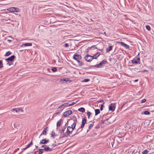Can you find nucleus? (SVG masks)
Listing matches in <instances>:
<instances>
[{
	"label": "nucleus",
	"mask_w": 154,
	"mask_h": 154,
	"mask_svg": "<svg viewBox=\"0 0 154 154\" xmlns=\"http://www.w3.org/2000/svg\"><path fill=\"white\" fill-rule=\"evenodd\" d=\"M107 61L105 60H103L101 61L98 64L94 66H90L89 68H91V67H94L97 68H101L103 66V65L107 63Z\"/></svg>",
	"instance_id": "f257e3e1"
},
{
	"label": "nucleus",
	"mask_w": 154,
	"mask_h": 154,
	"mask_svg": "<svg viewBox=\"0 0 154 154\" xmlns=\"http://www.w3.org/2000/svg\"><path fill=\"white\" fill-rule=\"evenodd\" d=\"M71 129L70 126H68L67 128V130L64 134H62V138L64 137H68L70 134L72 133V131H70L69 129Z\"/></svg>",
	"instance_id": "f03ea898"
},
{
	"label": "nucleus",
	"mask_w": 154,
	"mask_h": 154,
	"mask_svg": "<svg viewBox=\"0 0 154 154\" xmlns=\"http://www.w3.org/2000/svg\"><path fill=\"white\" fill-rule=\"evenodd\" d=\"M8 11L11 12H18L20 11V10L18 8L12 7L8 9Z\"/></svg>",
	"instance_id": "7ed1b4c3"
},
{
	"label": "nucleus",
	"mask_w": 154,
	"mask_h": 154,
	"mask_svg": "<svg viewBox=\"0 0 154 154\" xmlns=\"http://www.w3.org/2000/svg\"><path fill=\"white\" fill-rule=\"evenodd\" d=\"M131 61L133 64H140V57H136Z\"/></svg>",
	"instance_id": "20e7f679"
},
{
	"label": "nucleus",
	"mask_w": 154,
	"mask_h": 154,
	"mask_svg": "<svg viewBox=\"0 0 154 154\" xmlns=\"http://www.w3.org/2000/svg\"><path fill=\"white\" fill-rule=\"evenodd\" d=\"M84 59L87 61L90 62L93 59L92 56L88 54L84 57Z\"/></svg>",
	"instance_id": "39448f33"
},
{
	"label": "nucleus",
	"mask_w": 154,
	"mask_h": 154,
	"mask_svg": "<svg viewBox=\"0 0 154 154\" xmlns=\"http://www.w3.org/2000/svg\"><path fill=\"white\" fill-rule=\"evenodd\" d=\"M115 103H112L109 105V110L111 111L112 112L114 111L116 108V106H115Z\"/></svg>",
	"instance_id": "423d86ee"
},
{
	"label": "nucleus",
	"mask_w": 154,
	"mask_h": 154,
	"mask_svg": "<svg viewBox=\"0 0 154 154\" xmlns=\"http://www.w3.org/2000/svg\"><path fill=\"white\" fill-rule=\"evenodd\" d=\"M118 43L126 49H130L129 46L125 44L123 42H119Z\"/></svg>",
	"instance_id": "0eeeda50"
},
{
	"label": "nucleus",
	"mask_w": 154,
	"mask_h": 154,
	"mask_svg": "<svg viewBox=\"0 0 154 154\" xmlns=\"http://www.w3.org/2000/svg\"><path fill=\"white\" fill-rule=\"evenodd\" d=\"M72 113V110H69L64 112V114H63V116L64 117H67L71 115Z\"/></svg>",
	"instance_id": "6e6552de"
},
{
	"label": "nucleus",
	"mask_w": 154,
	"mask_h": 154,
	"mask_svg": "<svg viewBox=\"0 0 154 154\" xmlns=\"http://www.w3.org/2000/svg\"><path fill=\"white\" fill-rule=\"evenodd\" d=\"M11 111L12 112L15 111L16 112H18L20 111H21L22 112H23V110L22 109V108H14L11 110Z\"/></svg>",
	"instance_id": "1a4fd4ad"
},
{
	"label": "nucleus",
	"mask_w": 154,
	"mask_h": 154,
	"mask_svg": "<svg viewBox=\"0 0 154 154\" xmlns=\"http://www.w3.org/2000/svg\"><path fill=\"white\" fill-rule=\"evenodd\" d=\"M73 59L77 61L81 59V56L79 54H75L73 56Z\"/></svg>",
	"instance_id": "9d476101"
},
{
	"label": "nucleus",
	"mask_w": 154,
	"mask_h": 154,
	"mask_svg": "<svg viewBox=\"0 0 154 154\" xmlns=\"http://www.w3.org/2000/svg\"><path fill=\"white\" fill-rule=\"evenodd\" d=\"M15 57H16L14 55H13L7 58L5 60L8 62V63L9 61L12 62Z\"/></svg>",
	"instance_id": "9b49d317"
},
{
	"label": "nucleus",
	"mask_w": 154,
	"mask_h": 154,
	"mask_svg": "<svg viewBox=\"0 0 154 154\" xmlns=\"http://www.w3.org/2000/svg\"><path fill=\"white\" fill-rule=\"evenodd\" d=\"M66 123L65 125L63 126V127L62 128V129L59 131L61 134L60 137H61V138H62V134H64V132L65 131V129H66Z\"/></svg>",
	"instance_id": "f8f14e48"
},
{
	"label": "nucleus",
	"mask_w": 154,
	"mask_h": 154,
	"mask_svg": "<svg viewBox=\"0 0 154 154\" xmlns=\"http://www.w3.org/2000/svg\"><path fill=\"white\" fill-rule=\"evenodd\" d=\"M48 127H47L46 128H45L42 133L40 135V136L39 137V138L40 137L42 136V135H47V131H46V129H47Z\"/></svg>",
	"instance_id": "ddd939ff"
},
{
	"label": "nucleus",
	"mask_w": 154,
	"mask_h": 154,
	"mask_svg": "<svg viewBox=\"0 0 154 154\" xmlns=\"http://www.w3.org/2000/svg\"><path fill=\"white\" fill-rule=\"evenodd\" d=\"M49 140H47L46 139H43L41 140L40 143L46 144L49 142Z\"/></svg>",
	"instance_id": "4468645a"
},
{
	"label": "nucleus",
	"mask_w": 154,
	"mask_h": 154,
	"mask_svg": "<svg viewBox=\"0 0 154 154\" xmlns=\"http://www.w3.org/2000/svg\"><path fill=\"white\" fill-rule=\"evenodd\" d=\"M100 54V52H97L93 56H92L93 59H97Z\"/></svg>",
	"instance_id": "2eb2a0df"
},
{
	"label": "nucleus",
	"mask_w": 154,
	"mask_h": 154,
	"mask_svg": "<svg viewBox=\"0 0 154 154\" xmlns=\"http://www.w3.org/2000/svg\"><path fill=\"white\" fill-rule=\"evenodd\" d=\"M44 150L45 152H48V151H51L52 150V148H50L49 147L46 146L44 147Z\"/></svg>",
	"instance_id": "dca6fc26"
},
{
	"label": "nucleus",
	"mask_w": 154,
	"mask_h": 154,
	"mask_svg": "<svg viewBox=\"0 0 154 154\" xmlns=\"http://www.w3.org/2000/svg\"><path fill=\"white\" fill-rule=\"evenodd\" d=\"M77 61L78 63L79 66H82L84 65V63L82 61L81 59Z\"/></svg>",
	"instance_id": "f3484780"
},
{
	"label": "nucleus",
	"mask_w": 154,
	"mask_h": 154,
	"mask_svg": "<svg viewBox=\"0 0 154 154\" xmlns=\"http://www.w3.org/2000/svg\"><path fill=\"white\" fill-rule=\"evenodd\" d=\"M148 153H149V154L151 153L150 152V150L149 149H146L142 152V154H147Z\"/></svg>",
	"instance_id": "a211bd4d"
},
{
	"label": "nucleus",
	"mask_w": 154,
	"mask_h": 154,
	"mask_svg": "<svg viewBox=\"0 0 154 154\" xmlns=\"http://www.w3.org/2000/svg\"><path fill=\"white\" fill-rule=\"evenodd\" d=\"M32 43H26L23 44L21 45V47L24 46H30L32 45Z\"/></svg>",
	"instance_id": "6ab92c4d"
},
{
	"label": "nucleus",
	"mask_w": 154,
	"mask_h": 154,
	"mask_svg": "<svg viewBox=\"0 0 154 154\" xmlns=\"http://www.w3.org/2000/svg\"><path fill=\"white\" fill-rule=\"evenodd\" d=\"M83 129L82 128H81L80 127L76 131V132L74 134L73 136H75V135L76 134H79V133Z\"/></svg>",
	"instance_id": "aec40b11"
},
{
	"label": "nucleus",
	"mask_w": 154,
	"mask_h": 154,
	"mask_svg": "<svg viewBox=\"0 0 154 154\" xmlns=\"http://www.w3.org/2000/svg\"><path fill=\"white\" fill-rule=\"evenodd\" d=\"M62 121L63 120L61 119L57 122V127L60 126Z\"/></svg>",
	"instance_id": "412c9836"
},
{
	"label": "nucleus",
	"mask_w": 154,
	"mask_h": 154,
	"mask_svg": "<svg viewBox=\"0 0 154 154\" xmlns=\"http://www.w3.org/2000/svg\"><path fill=\"white\" fill-rule=\"evenodd\" d=\"M112 49V46H109L106 49V51L108 52L111 51Z\"/></svg>",
	"instance_id": "4be33fe9"
},
{
	"label": "nucleus",
	"mask_w": 154,
	"mask_h": 154,
	"mask_svg": "<svg viewBox=\"0 0 154 154\" xmlns=\"http://www.w3.org/2000/svg\"><path fill=\"white\" fill-rule=\"evenodd\" d=\"M78 110L79 112L83 113L85 112V109L83 107H81L78 109Z\"/></svg>",
	"instance_id": "5701e85b"
},
{
	"label": "nucleus",
	"mask_w": 154,
	"mask_h": 154,
	"mask_svg": "<svg viewBox=\"0 0 154 154\" xmlns=\"http://www.w3.org/2000/svg\"><path fill=\"white\" fill-rule=\"evenodd\" d=\"M77 122V120L76 118H75V119L74 120V123H73L72 125L71 126H72L74 127H75L76 125Z\"/></svg>",
	"instance_id": "b1692460"
},
{
	"label": "nucleus",
	"mask_w": 154,
	"mask_h": 154,
	"mask_svg": "<svg viewBox=\"0 0 154 154\" xmlns=\"http://www.w3.org/2000/svg\"><path fill=\"white\" fill-rule=\"evenodd\" d=\"M95 116H96L98 114H99L100 112V110L98 109H95Z\"/></svg>",
	"instance_id": "393cba45"
},
{
	"label": "nucleus",
	"mask_w": 154,
	"mask_h": 154,
	"mask_svg": "<svg viewBox=\"0 0 154 154\" xmlns=\"http://www.w3.org/2000/svg\"><path fill=\"white\" fill-rule=\"evenodd\" d=\"M86 117L82 119V124L84 125H85V123L86 122L87 120L86 119Z\"/></svg>",
	"instance_id": "a878e982"
},
{
	"label": "nucleus",
	"mask_w": 154,
	"mask_h": 154,
	"mask_svg": "<svg viewBox=\"0 0 154 154\" xmlns=\"http://www.w3.org/2000/svg\"><path fill=\"white\" fill-rule=\"evenodd\" d=\"M94 124H91L88 127V129L87 130V132H88L90 129H91L93 127V126Z\"/></svg>",
	"instance_id": "bb28decb"
},
{
	"label": "nucleus",
	"mask_w": 154,
	"mask_h": 154,
	"mask_svg": "<svg viewBox=\"0 0 154 154\" xmlns=\"http://www.w3.org/2000/svg\"><path fill=\"white\" fill-rule=\"evenodd\" d=\"M142 114H144L145 115H149L150 114V112L147 111H145L143 113L142 112Z\"/></svg>",
	"instance_id": "cd10ccee"
},
{
	"label": "nucleus",
	"mask_w": 154,
	"mask_h": 154,
	"mask_svg": "<svg viewBox=\"0 0 154 154\" xmlns=\"http://www.w3.org/2000/svg\"><path fill=\"white\" fill-rule=\"evenodd\" d=\"M55 136H57V135L55 134V133L54 131H52L51 134V137H53V138H54Z\"/></svg>",
	"instance_id": "c85d7f7f"
},
{
	"label": "nucleus",
	"mask_w": 154,
	"mask_h": 154,
	"mask_svg": "<svg viewBox=\"0 0 154 154\" xmlns=\"http://www.w3.org/2000/svg\"><path fill=\"white\" fill-rule=\"evenodd\" d=\"M12 53L10 51H8L7 52L6 54H5V56H8L11 54Z\"/></svg>",
	"instance_id": "c756f323"
},
{
	"label": "nucleus",
	"mask_w": 154,
	"mask_h": 154,
	"mask_svg": "<svg viewBox=\"0 0 154 154\" xmlns=\"http://www.w3.org/2000/svg\"><path fill=\"white\" fill-rule=\"evenodd\" d=\"M44 149H39V154H42L43 152Z\"/></svg>",
	"instance_id": "7c9ffc66"
},
{
	"label": "nucleus",
	"mask_w": 154,
	"mask_h": 154,
	"mask_svg": "<svg viewBox=\"0 0 154 154\" xmlns=\"http://www.w3.org/2000/svg\"><path fill=\"white\" fill-rule=\"evenodd\" d=\"M90 80V79H85L84 80H83L82 81V82H88Z\"/></svg>",
	"instance_id": "2f4dec72"
},
{
	"label": "nucleus",
	"mask_w": 154,
	"mask_h": 154,
	"mask_svg": "<svg viewBox=\"0 0 154 154\" xmlns=\"http://www.w3.org/2000/svg\"><path fill=\"white\" fill-rule=\"evenodd\" d=\"M51 70L53 72H55L57 71V68L56 67H54L52 68Z\"/></svg>",
	"instance_id": "473e14b6"
},
{
	"label": "nucleus",
	"mask_w": 154,
	"mask_h": 154,
	"mask_svg": "<svg viewBox=\"0 0 154 154\" xmlns=\"http://www.w3.org/2000/svg\"><path fill=\"white\" fill-rule=\"evenodd\" d=\"M104 103H105V102H104L103 103V104H101V106H100V110L101 111L102 110H103V107H104L103 104H104Z\"/></svg>",
	"instance_id": "72a5a7b5"
},
{
	"label": "nucleus",
	"mask_w": 154,
	"mask_h": 154,
	"mask_svg": "<svg viewBox=\"0 0 154 154\" xmlns=\"http://www.w3.org/2000/svg\"><path fill=\"white\" fill-rule=\"evenodd\" d=\"M87 115L88 116V119H89L90 117V115L91 114V113L90 112L88 111L87 113Z\"/></svg>",
	"instance_id": "f704fd0d"
},
{
	"label": "nucleus",
	"mask_w": 154,
	"mask_h": 154,
	"mask_svg": "<svg viewBox=\"0 0 154 154\" xmlns=\"http://www.w3.org/2000/svg\"><path fill=\"white\" fill-rule=\"evenodd\" d=\"M3 67L2 64V60H0V68H1Z\"/></svg>",
	"instance_id": "c9c22d12"
},
{
	"label": "nucleus",
	"mask_w": 154,
	"mask_h": 154,
	"mask_svg": "<svg viewBox=\"0 0 154 154\" xmlns=\"http://www.w3.org/2000/svg\"><path fill=\"white\" fill-rule=\"evenodd\" d=\"M68 103H65L63 104L64 107H67L69 106H68Z\"/></svg>",
	"instance_id": "e433bc0d"
},
{
	"label": "nucleus",
	"mask_w": 154,
	"mask_h": 154,
	"mask_svg": "<svg viewBox=\"0 0 154 154\" xmlns=\"http://www.w3.org/2000/svg\"><path fill=\"white\" fill-rule=\"evenodd\" d=\"M146 28L148 31H150L151 29V27L149 25H147L146 26Z\"/></svg>",
	"instance_id": "4c0bfd02"
},
{
	"label": "nucleus",
	"mask_w": 154,
	"mask_h": 154,
	"mask_svg": "<svg viewBox=\"0 0 154 154\" xmlns=\"http://www.w3.org/2000/svg\"><path fill=\"white\" fill-rule=\"evenodd\" d=\"M109 119H106L104 120H102L101 121V123L102 124H104L105 123V122L107 121V120H108Z\"/></svg>",
	"instance_id": "58836bf2"
},
{
	"label": "nucleus",
	"mask_w": 154,
	"mask_h": 154,
	"mask_svg": "<svg viewBox=\"0 0 154 154\" xmlns=\"http://www.w3.org/2000/svg\"><path fill=\"white\" fill-rule=\"evenodd\" d=\"M97 48L96 46V45L92 46H91V47H90V49L92 50V48Z\"/></svg>",
	"instance_id": "ea45409f"
},
{
	"label": "nucleus",
	"mask_w": 154,
	"mask_h": 154,
	"mask_svg": "<svg viewBox=\"0 0 154 154\" xmlns=\"http://www.w3.org/2000/svg\"><path fill=\"white\" fill-rule=\"evenodd\" d=\"M32 141H31L30 143L29 144H28L27 145V147L28 148V147H29L31 146V145H32Z\"/></svg>",
	"instance_id": "a19ab883"
},
{
	"label": "nucleus",
	"mask_w": 154,
	"mask_h": 154,
	"mask_svg": "<svg viewBox=\"0 0 154 154\" xmlns=\"http://www.w3.org/2000/svg\"><path fill=\"white\" fill-rule=\"evenodd\" d=\"M65 47H69V44L67 43L65 44L63 46Z\"/></svg>",
	"instance_id": "79ce46f5"
},
{
	"label": "nucleus",
	"mask_w": 154,
	"mask_h": 154,
	"mask_svg": "<svg viewBox=\"0 0 154 154\" xmlns=\"http://www.w3.org/2000/svg\"><path fill=\"white\" fill-rule=\"evenodd\" d=\"M75 103H74V102L72 103H70V104H69V103H68V106H71L74 105V104H75Z\"/></svg>",
	"instance_id": "37998d69"
},
{
	"label": "nucleus",
	"mask_w": 154,
	"mask_h": 154,
	"mask_svg": "<svg viewBox=\"0 0 154 154\" xmlns=\"http://www.w3.org/2000/svg\"><path fill=\"white\" fill-rule=\"evenodd\" d=\"M146 101V99H143L141 100V102L142 103H144Z\"/></svg>",
	"instance_id": "c03bdc74"
},
{
	"label": "nucleus",
	"mask_w": 154,
	"mask_h": 154,
	"mask_svg": "<svg viewBox=\"0 0 154 154\" xmlns=\"http://www.w3.org/2000/svg\"><path fill=\"white\" fill-rule=\"evenodd\" d=\"M63 107V104H62V105H61L60 106H59L58 108L60 109H61L62 108H63V109L64 108Z\"/></svg>",
	"instance_id": "a18cd8bd"
},
{
	"label": "nucleus",
	"mask_w": 154,
	"mask_h": 154,
	"mask_svg": "<svg viewBox=\"0 0 154 154\" xmlns=\"http://www.w3.org/2000/svg\"><path fill=\"white\" fill-rule=\"evenodd\" d=\"M71 130H72V131H73L75 129V127H74L72 126H71Z\"/></svg>",
	"instance_id": "49530a36"
},
{
	"label": "nucleus",
	"mask_w": 154,
	"mask_h": 154,
	"mask_svg": "<svg viewBox=\"0 0 154 154\" xmlns=\"http://www.w3.org/2000/svg\"><path fill=\"white\" fill-rule=\"evenodd\" d=\"M57 144H54V143L53 144L51 145V146H52V148H53V147H54V146H57Z\"/></svg>",
	"instance_id": "de8ad7c7"
},
{
	"label": "nucleus",
	"mask_w": 154,
	"mask_h": 154,
	"mask_svg": "<svg viewBox=\"0 0 154 154\" xmlns=\"http://www.w3.org/2000/svg\"><path fill=\"white\" fill-rule=\"evenodd\" d=\"M69 81L68 80H66L65 79H61V81H65L66 82L67 81Z\"/></svg>",
	"instance_id": "09e8293b"
},
{
	"label": "nucleus",
	"mask_w": 154,
	"mask_h": 154,
	"mask_svg": "<svg viewBox=\"0 0 154 154\" xmlns=\"http://www.w3.org/2000/svg\"><path fill=\"white\" fill-rule=\"evenodd\" d=\"M103 101V100H99L97 101V102L98 103H100Z\"/></svg>",
	"instance_id": "8fccbe9b"
},
{
	"label": "nucleus",
	"mask_w": 154,
	"mask_h": 154,
	"mask_svg": "<svg viewBox=\"0 0 154 154\" xmlns=\"http://www.w3.org/2000/svg\"><path fill=\"white\" fill-rule=\"evenodd\" d=\"M62 110H63V109H61V110H60L59 111V112H56V114H59V113H60L61 112H62Z\"/></svg>",
	"instance_id": "3c124183"
},
{
	"label": "nucleus",
	"mask_w": 154,
	"mask_h": 154,
	"mask_svg": "<svg viewBox=\"0 0 154 154\" xmlns=\"http://www.w3.org/2000/svg\"><path fill=\"white\" fill-rule=\"evenodd\" d=\"M84 126H85L84 125V124L83 125V124H82L80 126L81 128H83L84 127Z\"/></svg>",
	"instance_id": "603ef678"
},
{
	"label": "nucleus",
	"mask_w": 154,
	"mask_h": 154,
	"mask_svg": "<svg viewBox=\"0 0 154 154\" xmlns=\"http://www.w3.org/2000/svg\"><path fill=\"white\" fill-rule=\"evenodd\" d=\"M99 127H100V126H99V125H97L96 126V127H95V128H96V129H97V128H99Z\"/></svg>",
	"instance_id": "864d4df0"
},
{
	"label": "nucleus",
	"mask_w": 154,
	"mask_h": 154,
	"mask_svg": "<svg viewBox=\"0 0 154 154\" xmlns=\"http://www.w3.org/2000/svg\"><path fill=\"white\" fill-rule=\"evenodd\" d=\"M147 71H148L146 70H144L142 72H147Z\"/></svg>",
	"instance_id": "5fc2aeb1"
},
{
	"label": "nucleus",
	"mask_w": 154,
	"mask_h": 154,
	"mask_svg": "<svg viewBox=\"0 0 154 154\" xmlns=\"http://www.w3.org/2000/svg\"><path fill=\"white\" fill-rule=\"evenodd\" d=\"M8 42L9 43H10L12 42V41L11 40H7Z\"/></svg>",
	"instance_id": "6e6d98bb"
},
{
	"label": "nucleus",
	"mask_w": 154,
	"mask_h": 154,
	"mask_svg": "<svg viewBox=\"0 0 154 154\" xmlns=\"http://www.w3.org/2000/svg\"><path fill=\"white\" fill-rule=\"evenodd\" d=\"M47 146L46 145H42V146L41 147H45L46 146Z\"/></svg>",
	"instance_id": "4d7b16f0"
},
{
	"label": "nucleus",
	"mask_w": 154,
	"mask_h": 154,
	"mask_svg": "<svg viewBox=\"0 0 154 154\" xmlns=\"http://www.w3.org/2000/svg\"><path fill=\"white\" fill-rule=\"evenodd\" d=\"M28 148V147H27V146H26V147L24 148L23 149H24V150H26V149Z\"/></svg>",
	"instance_id": "13d9d810"
},
{
	"label": "nucleus",
	"mask_w": 154,
	"mask_h": 154,
	"mask_svg": "<svg viewBox=\"0 0 154 154\" xmlns=\"http://www.w3.org/2000/svg\"><path fill=\"white\" fill-rule=\"evenodd\" d=\"M108 121H107L105 122V123H104L106 124H108Z\"/></svg>",
	"instance_id": "bf43d9fd"
},
{
	"label": "nucleus",
	"mask_w": 154,
	"mask_h": 154,
	"mask_svg": "<svg viewBox=\"0 0 154 154\" xmlns=\"http://www.w3.org/2000/svg\"><path fill=\"white\" fill-rule=\"evenodd\" d=\"M138 81V79H135V80H134V81H135V82H137Z\"/></svg>",
	"instance_id": "052dcab7"
},
{
	"label": "nucleus",
	"mask_w": 154,
	"mask_h": 154,
	"mask_svg": "<svg viewBox=\"0 0 154 154\" xmlns=\"http://www.w3.org/2000/svg\"><path fill=\"white\" fill-rule=\"evenodd\" d=\"M36 146V148L38 147V146Z\"/></svg>",
	"instance_id": "680f3d73"
},
{
	"label": "nucleus",
	"mask_w": 154,
	"mask_h": 154,
	"mask_svg": "<svg viewBox=\"0 0 154 154\" xmlns=\"http://www.w3.org/2000/svg\"><path fill=\"white\" fill-rule=\"evenodd\" d=\"M69 130H69L70 131H72V130H71V129H69Z\"/></svg>",
	"instance_id": "e2e57ef3"
},
{
	"label": "nucleus",
	"mask_w": 154,
	"mask_h": 154,
	"mask_svg": "<svg viewBox=\"0 0 154 154\" xmlns=\"http://www.w3.org/2000/svg\"><path fill=\"white\" fill-rule=\"evenodd\" d=\"M138 154H140V153L139 152H138Z\"/></svg>",
	"instance_id": "0e129e2a"
}]
</instances>
